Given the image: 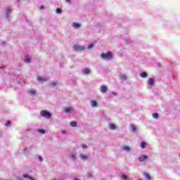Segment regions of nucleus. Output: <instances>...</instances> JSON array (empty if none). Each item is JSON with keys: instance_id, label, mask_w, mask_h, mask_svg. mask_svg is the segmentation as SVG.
<instances>
[{"instance_id": "obj_1", "label": "nucleus", "mask_w": 180, "mask_h": 180, "mask_svg": "<svg viewBox=\"0 0 180 180\" xmlns=\"http://www.w3.org/2000/svg\"><path fill=\"white\" fill-rule=\"evenodd\" d=\"M40 115L42 116V117H45V119H50V117H51V113L46 110H41L40 112Z\"/></svg>"}, {"instance_id": "obj_2", "label": "nucleus", "mask_w": 180, "mask_h": 180, "mask_svg": "<svg viewBox=\"0 0 180 180\" xmlns=\"http://www.w3.org/2000/svg\"><path fill=\"white\" fill-rule=\"evenodd\" d=\"M112 52L108 51L107 53H101V58H103V60H106V58H112Z\"/></svg>"}, {"instance_id": "obj_3", "label": "nucleus", "mask_w": 180, "mask_h": 180, "mask_svg": "<svg viewBox=\"0 0 180 180\" xmlns=\"http://www.w3.org/2000/svg\"><path fill=\"white\" fill-rule=\"evenodd\" d=\"M74 49L75 51H84V50H85V47L81 46L79 45H75Z\"/></svg>"}, {"instance_id": "obj_4", "label": "nucleus", "mask_w": 180, "mask_h": 180, "mask_svg": "<svg viewBox=\"0 0 180 180\" xmlns=\"http://www.w3.org/2000/svg\"><path fill=\"white\" fill-rule=\"evenodd\" d=\"M146 160H148V156H147L146 155H143L140 156L139 158V161L140 162H143V161H146Z\"/></svg>"}, {"instance_id": "obj_5", "label": "nucleus", "mask_w": 180, "mask_h": 180, "mask_svg": "<svg viewBox=\"0 0 180 180\" xmlns=\"http://www.w3.org/2000/svg\"><path fill=\"white\" fill-rule=\"evenodd\" d=\"M100 91H101V92H102V94H105V93L108 92V87L105 85H102L100 87Z\"/></svg>"}, {"instance_id": "obj_6", "label": "nucleus", "mask_w": 180, "mask_h": 180, "mask_svg": "<svg viewBox=\"0 0 180 180\" xmlns=\"http://www.w3.org/2000/svg\"><path fill=\"white\" fill-rule=\"evenodd\" d=\"M148 85H149V86H153V85H154V79L149 78L148 80Z\"/></svg>"}, {"instance_id": "obj_7", "label": "nucleus", "mask_w": 180, "mask_h": 180, "mask_svg": "<svg viewBox=\"0 0 180 180\" xmlns=\"http://www.w3.org/2000/svg\"><path fill=\"white\" fill-rule=\"evenodd\" d=\"M37 80L38 81H41L42 82H44L46 81H47V78H44V77H43L41 76H38L37 77Z\"/></svg>"}, {"instance_id": "obj_8", "label": "nucleus", "mask_w": 180, "mask_h": 180, "mask_svg": "<svg viewBox=\"0 0 180 180\" xmlns=\"http://www.w3.org/2000/svg\"><path fill=\"white\" fill-rule=\"evenodd\" d=\"M72 108H66L64 109L65 113H70V112H72Z\"/></svg>"}, {"instance_id": "obj_9", "label": "nucleus", "mask_w": 180, "mask_h": 180, "mask_svg": "<svg viewBox=\"0 0 180 180\" xmlns=\"http://www.w3.org/2000/svg\"><path fill=\"white\" fill-rule=\"evenodd\" d=\"M143 175L147 180L151 179V176L148 173H143Z\"/></svg>"}, {"instance_id": "obj_10", "label": "nucleus", "mask_w": 180, "mask_h": 180, "mask_svg": "<svg viewBox=\"0 0 180 180\" xmlns=\"http://www.w3.org/2000/svg\"><path fill=\"white\" fill-rule=\"evenodd\" d=\"M109 128L111 129V130H115V129H116V125H115V124H108Z\"/></svg>"}, {"instance_id": "obj_11", "label": "nucleus", "mask_w": 180, "mask_h": 180, "mask_svg": "<svg viewBox=\"0 0 180 180\" xmlns=\"http://www.w3.org/2000/svg\"><path fill=\"white\" fill-rule=\"evenodd\" d=\"M79 157H80V158H82V160H84V161L88 160V156H86L84 154H80Z\"/></svg>"}, {"instance_id": "obj_12", "label": "nucleus", "mask_w": 180, "mask_h": 180, "mask_svg": "<svg viewBox=\"0 0 180 180\" xmlns=\"http://www.w3.org/2000/svg\"><path fill=\"white\" fill-rule=\"evenodd\" d=\"M91 103L93 108H96L98 103H96V101H91Z\"/></svg>"}, {"instance_id": "obj_13", "label": "nucleus", "mask_w": 180, "mask_h": 180, "mask_svg": "<svg viewBox=\"0 0 180 180\" xmlns=\"http://www.w3.org/2000/svg\"><path fill=\"white\" fill-rule=\"evenodd\" d=\"M146 146H147V143L144 141L141 142V148L144 149L146 148Z\"/></svg>"}, {"instance_id": "obj_14", "label": "nucleus", "mask_w": 180, "mask_h": 180, "mask_svg": "<svg viewBox=\"0 0 180 180\" xmlns=\"http://www.w3.org/2000/svg\"><path fill=\"white\" fill-rule=\"evenodd\" d=\"M91 72V70H89V68H85L84 70V74L86 75V74H89Z\"/></svg>"}, {"instance_id": "obj_15", "label": "nucleus", "mask_w": 180, "mask_h": 180, "mask_svg": "<svg viewBox=\"0 0 180 180\" xmlns=\"http://www.w3.org/2000/svg\"><path fill=\"white\" fill-rule=\"evenodd\" d=\"M140 77H141V78H146L147 73L146 72H143L141 73Z\"/></svg>"}, {"instance_id": "obj_16", "label": "nucleus", "mask_w": 180, "mask_h": 180, "mask_svg": "<svg viewBox=\"0 0 180 180\" xmlns=\"http://www.w3.org/2000/svg\"><path fill=\"white\" fill-rule=\"evenodd\" d=\"M57 85H58V84L54 82H51V88H56V86H57Z\"/></svg>"}, {"instance_id": "obj_17", "label": "nucleus", "mask_w": 180, "mask_h": 180, "mask_svg": "<svg viewBox=\"0 0 180 180\" xmlns=\"http://www.w3.org/2000/svg\"><path fill=\"white\" fill-rule=\"evenodd\" d=\"M23 177L24 178H29V179H30V180H34V179H33V177H32V176H29L26 174H23Z\"/></svg>"}, {"instance_id": "obj_18", "label": "nucleus", "mask_w": 180, "mask_h": 180, "mask_svg": "<svg viewBox=\"0 0 180 180\" xmlns=\"http://www.w3.org/2000/svg\"><path fill=\"white\" fill-rule=\"evenodd\" d=\"M127 78L126 75H122L120 76V79H122V81H124Z\"/></svg>"}, {"instance_id": "obj_19", "label": "nucleus", "mask_w": 180, "mask_h": 180, "mask_svg": "<svg viewBox=\"0 0 180 180\" xmlns=\"http://www.w3.org/2000/svg\"><path fill=\"white\" fill-rule=\"evenodd\" d=\"M131 131H136V130H137V127L135 125H131Z\"/></svg>"}, {"instance_id": "obj_20", "label": "nucleus", "mask_w": 180, "mask_h": 180, "mask_svg": "<svg viewBox=\"0 0 180 180\" xmlns=\"http://www.w3.org/2000/svg\"><path fill=\"white\" fill-rule=\"evenodd\" d=\"M73 27H75L76 29H78V27H81V25H79L77 22H74L73 23Z\"/></svg>"}, {"instance_id": "obj_21", "label": "nucleus", "mask_w": 180, "mask_h": 180, "mask_svg": "<svg viewBox=\"0 0 180 180\" xmlns=\"http://www.w3.org/2000/svg\"><path fill=\"white\" fill-rule=\"evenodd\" d=\"M38 131L39 133H41V134H44V133H46V131L43 129H39Z\"/></svg>"}, {"instance_id": "obj_22", "label": "nucleus", "mask_w": 180, "mask_h": 180, "mask_svg": "<svg viewBox=\"0 0 180 180\" xmlns=\"http://www.w3.org/2000/svg\"><path fill=\"white\" fill-rule=\"evenodd\" d=\"M70 126H72V127H77V122H70Z\"/></svg>"}, {"instance_id": "obj_23", "label": "nucleus", "mask_w": 180, "mask_h": 180, "mask_svg": "<svg viewBox=\"0 0 180 180\" xmlns=\"http://www.w3.org/2000/svg\"><path fill=\"white\" fill-rule=\"evenodd\" d=\"M25 63H30V56H27L25 58Z\"/></svg>"}, {"instance_id": "obj_24", "label": "nucleus", "mask_w": 180, "mask_h": 180, "mask_svg": "<svg viewBox=\"0 0 180 180\" xmlns=\"http://www.w3.org/2000/svg\"><path fill=\"white\" fill-rule=\"evenodd\" d=\"M153 119H157L158 118V113L155 112L153 115Z\"/></svg>"}, {"instance_id": "obj_25", "label": "nucleus", "mask_w": 180, "mask_h": 180, "mask_svg": "<svg viewBox=\"0 0 180 180\" xmlns=\"http://www.w3.org/2000/svg\"><path fill=\"white\" fill-rule=\"evenodd\" d=\"M123 149L125 150V151H130V147L129 146H124L123 148Z\"/></svg>"}, {"instance_id": "obj_26", "label": "nucleus", "mask_w": 180, "mask_h": 180, "mask_svg": "<svg viewBox=\"0 0 180 180\" xmlns=\"http://www.w3.org/2000/svg\"><path fill=\"white\" fill-rule=\"evenodd\" d=\"M92 47H94V44H89L87 49H88L89 50H91V49H92Z\"/></svg>"}, {"instance_id": "obj_27", "label": "nucleus", "mask_w": 180, "mask_h": 180, "mask_svg": "<svg viewBox=\"0 0 180 180\" xmlns=\"http://www.w3.org/2000/svg\"><path fill=\"white\" fill-rule=\"evenodd\" d=\"M122 179L127 180V176H126L125 174H122Z\"/></svg>"}, {"instance_id": "obj_28", "label": "nucleus", "mask_w": 180, "mask_h": 180, "mask_svg": "<svg viewBox=\"0 0 180 180\" xmlns=\"http://www.w3.org/2000/svg\"><path fill=\"white\" fill-rule=\"evenodd\" d=\"M61 12H63V11H61V9H60V8L56 9V13H61Z\"/></svg>"}, {"instance_id": "obj_29", "label": "nucleus", "mask_w": 180, "mask_h": 180, "mask_svg": "<svg viewBox=\"0 0 180 180\" xmlns=\"http://www.w3.org/2000/svg\"><path fill=\"white\" fill-rule=\"evenodd\" d=\"M5 126H11V121H7L5 124Z\"/></svg>"}, {"instance_id": "obj_30", "label": "nucleus", "mask_w": 180, "mask_h": 180, "mask_svg": "<svg viewBox=\"0 0 180 180\" xmlns=\"http://www.w3.org/2000/svg\"><path fill=\"white\" fill-rule=\"evenodd\" d=\"M6 15H9L11 13V10L10 9H7L6 11Z\"/></svg>"}, {"instance_id": "obj_31", "label": "nucleus", "mask_w": 180, "mask_h": 180, "mask_svg": "<svg viewBox=\"0 0 180 180\" xmlns=\"http://www.w3.org/2000/svg\"><path fill=\"white\" fill-rule=\"evenodd\" d=\"M30 93L32 95H35L36 91H30Z\"/></svg>"}, {"instance_id": "obj_32", "label": "nucleus", "mask_w": 180, "mask_h": 180, "mask_svg": "<svg viewBox=\"0 0 180 180\" xmlns=\"http://www.w3.org/2000/svg\"><path fill=\"white\" fill-rule=\"evenodd\" d=\"M82 148H88V146L86 145L82 144Z\"/></svg>"}, {"instance_id": "obj_33", "label": "nucleus", "mask_w": 180, "mask_h": 180, "mask_svg": "<svg viewBox=\"0 0 180 180\" xmlns=\"http://www.w3.org/2000/svg\"><path fill=\"white\" fill-rule=\"evenodd\" d=\"M39 160L40 161H43V158H41V156H39Z\"/></svg>"}, {"instance_id": "obj_34", "label": "nucleus", "mask_w": 180, "mask_h": 180, "mask_svg": "<svg viewBox=\"0 0 180 180\" xmlns=\"http://www.w3.org/2000/svg\"><path fill=\"white\" fill-rule=\"evenodd\" d=\"M41 9H44V6H41Z\"/></svg>"}, {"instance_id": "obj_35", "label": "nucleus", "mask_w": 180, "mask_h": 180, "mask_svg": "<svg viewBox=\"0 0 180 180\" xmlns=\"http://www.w3.org/2000/svg\"><path fill=\"white\" fill-rule=\"evenodd\" d=\"M66 1V2H68V4H70V0H65Z\"/></svg>"}, {"instance_id": "obj_36", "label": "nucleus", "mask_w": 180, "mask_h": 180, "mask_svg": "<svg viewBox=\"0 0 180 180\" xmlns=\"http://www.w3.org/2000/svg\"><path fill=\"white\" fill-rule=\"evenodd\" d=\"M158 67H161V65L160 63L158 64Z\"/></svg>"}, {"instance_id": "obj_37", "label": "nucleus", "mask_w": 180, "mask_h": 180, "mask_svg": "<svg viewBox=\"0 0 180 180\" xmlns=\"http://www.w3.org/2000/svg\"><path fill=\"white\" fill-rule=\"evenodd\" d=\"M114 94V95H117L116 93H113Z\"/></svg>"}, {"instance_id": "obj_38", "label": "nucleus", "mask_w": 180, "mask_h": 180, "mask_svg": "<svg viewBox=\"0 0 180 180\" xmlns=\"http://www.w3.org/2000/svg\"><path fill=\"white\" fill-rule=\"evenodd\" d=\"M75 180H78V179H77V178H75Z\"/></svg>"}, {"instance_id": "obj_39", "label": "nucleus", "mask_w": 180, "mask_h": 180, "mask_svg": "<svg viewBox=\"0 0 180 180\" xmlns=\"http://www.w3.org/2000/svg\"><path fill=\"white\" fill-rule=\"evenodd\" d=\"M72 157L74 158V157H75V156L73 155Z\"/></svg>"}]
</instances>
